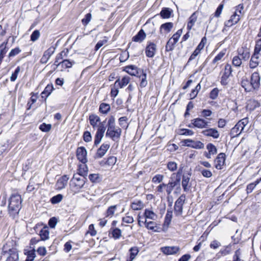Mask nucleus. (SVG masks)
<instances>
[{
  "mask_svg": "<svg viewBox=\"0 0 261 261\" xmlns=\"http://www.w3.org/2000/svg\"><path fill=\"white\" fill-rule=\"evenodd\" d=\"M22 198L18 193L11 194L9 199L8 211L11 215L18 214L21 208Z\"/></svg>",
  "mask_w": 261,
  "mask_h": 261,
  "instance_id": "1",
  "label": "nucleus"
},
{
  "mask_svg": "<svg viewBox=\"0 0 261 261\" xmlns=\"http://www.w3.org/2000/svg\"><path fill=\"white\" fill-rule=\"evenodd\" d=\"M8 247V244H6L3 247L4 254H9V256L7 257L6 261H18L19 256L17 249L14 248H9Z\"/></svg>",
  "mask_w": 261,
  "mask_h": 261,
  "instance_id": "2",
  "label": "nucleus"
},
{
  "mask_svg": "<svg viewBox=\"0 0 261 261\" xmlns=\"http://www.w3.org/2000/svg\"><path fill=\"white\" fill-rule=\"evenodd\" d=\"M106 121V120L99 123L96 126L97 127V129L94 139V144L96 146L100 143L103 137L104 133L106 129V127L105 126Z\"/></svg>",
  "mask_w": 261,
  "mask_h": 261,
  "instance_id": "3",
  "label": "nucleus"
},
{
  "mask_svg": "<svg viewBox=\"0 0 261 261\" xmlns=\"http://www.w3.org/2000/svg\"><path fill=\"white\" fill-rule=\"evenodd\" d=\"M232 69L230 64H227L225 66L224 71L221 77L220 83L222 86H226L229 82V76L231 75Z\"/></svg>",
  "mask_w": 261,
  "mask_h": 261,
  "instance_id": "4",
  "label": "nucleus"
},
{
  "mask_svg": "<svg viewBox=\"0 0 261 261\" xmlns=\"http://www.w3.org/2000/svg\"><path fill=\"white\" fill-rule=\"evenodd\" d=\"M186 200V195L182 194L175 202L174 209L176 216H180L182 213L183 205Z\"/></svg>",
  "mask_w": 261,
  "mask_h": 261,
  "instance_id": "5",
  "label": "nucleus"
},
{
  "mask_svg": "<svg viewBox=\"0 0 261 261\" xmlns=\"http://www.w3.org/2000/svg\"><path fill=\"white\" fill-rule=\"evenodd\" d=\"M250 83L252 90H258L260 85V77L257 72H253L250 77Z\"/></svg>",
  "mask_w": 261,
  "mask_h": 261,
  "instance_id": "6",
  "label": "nucleus"
},
{
  "mask_svg": "<svg viewBox=\"0 0 261 261\" xmlns=\"http://www.w3.org/2000/svg\"><path fill=\"white\" fill-rule=\"evenodd\" d=\"M238 55L242 61H247L250 56V49L246 46H243L238 49Z\"/></svg>",
  "mask_w": 261,
  "mask_h": 261,
  "instance_id": "7",
  "label": "nucleus"
},
{
  "mask_svg": "<svg viewBox=\"0 0 261 261\" xmlns=\"http://www.w3.org/2000/svg\"><path fill=\"white\" fill-rule=\"evenodd\" d=\"M191 176V173L190 172L185 173L182 176L181 185L184 192H187L191 188V186L189 182Z\"/></svg>",
  "mask_w": 261,
  "mask_h": 261,
  "instance_id": "8",
  "label": "nucleus"
},
{
  "mask_svg": "<svg viewBox=\"0 0 261 261\" xmlns=\"http://www.w3.org/2000/svg\"><path fill=\"white\" fill-rule=\"evenodd\" d=\"M183 142L187 146L195 149H203L204 147V144L200 141H194L191 139H186L184 140Z\"/></svg>",
  "mask_w": 261,
  "mask_h": 261,
  "instance_id": "9",
  "label": "nucleus"
},
{
  "mask_svg": "<svg viewBox=\"0 0 261 261\" xmlns=\"http://www.w3.org/2000/svg\"><path fill=\"white\" fill-rule=\"evenodd\" d=\"M208 125V122L202 118H195L192 120L191 124L189 125V127L193 126L199 128L207 127Z\"/></svg>",
  "mask_w": 261,
  "mask_h": 261,
  "instance_id": "10",
  "label": "nucleus"
},
{
  "mask_svg": "<svg viewBox=\"0 0 261 261\" xmlns=\"http://www.w3.org/2000/svg\"><path fill=\"white\" fill-rule=\"evenodd\" d=\"M55 51V48L51 46L46 50L41 57L40 63L41 64H46L49 60L50 57L54 54Z\"/></svg>",
  "mask_w": 261,
  "mask_h": 261,
  "instance_id": "11",
  "label": "nucleus"
},
{
  "mask_svg": "<svg viewBox=\"0 0 261 261\" xmlns=\"http://www.w3.org/2000/svg\"><path fill=\"white\" fill-rule=\"evenodd\" d=\"M225 161V154L224 153H219L214 161L215 167L217 169H221Z\"/></svg>",
  "mask_w": 261,
  "mask_h": 261,
  "instance_id": "12",
  "label": "nucleus"
},
{
  "mask_svg": "<svg viewBox=\"0 0 261 261\" xmlns=\"http://www.w3.org/2000/svg\"><path fill=\"white\" fill-rule=\"evenodd\" d=\"M156 51V45L155 43L149 42L145 48V54L147 57L153 58Z\"/></svg>",
  "mask_w": 261,
  "mask_h": 261,
  "instance_id": "13",
  "label": "nucleus"
},
{
  "mask_svg": "<svg viewBox=\"0 0 261 261\" xmlns=\"http://www.w3.org/2000/svg\"><path fill=\"white\" fill-rule=\"evenodd\" d=\"M180 180V177L176 178L175 180H170L169 182L166 184V191L168 195H170L175 187L179 184Z\"/></svg>",
  "mask_w": 261,
  "mask_h": 261,
  "instance_id": "14",
  "label": "nucleus"
},
{
  "mask_svg": "<svg viewBox=\"0 0 261 261\" xmlns=\"http://www.w3.org/2000/svg\"><path fill=\"white\" fill-rule=\"evenodd\" d=\"M240 20V15H237L236 13H234L231 16L230 19L224 22V25L226 27H230L237 24Z\"/></svg>",
  "mask_w": 261,
  "mask_h": 261,
  "instance_id": "15",
  "label": "nucleus"
},
{
  "mask_svg": "<svg viewBox=\"0 0 261 261\" xmlns=\"http://www.w3.org/2000/svg\"><path fill=\"white\" fill-rule=\"evenodd\" d=\"M137 77H139L140 80V86L141 88H144L147 85V74L144 70L142 69L140 70Z\"/></svg>",
  "mask_w": 261,
  "mask_h": 261,
  "instance_id": "16",
  "label": "nucleus"
},
{
  "mask_svg": "<svg viewBox=\"0 0 261 261\" xmlns=\"http://www.w3.org/2000/svg\"><path fill=\"white\" fill-rule=\"evenodd\" d=\"M173 27L172 22H166L162 24L160 28V33L162 35H166L169 33Z\"/></svg>",
  "mask_w": 261,
  "mask_h": 261,
  "instance_id": "17",
  "label": "nucleus"
},
{
  "mask_svg": "<svg viewBox=\"0 0 261 261\" xmlns=\"http://www.w3.org/2000/svg\"><path fill=\"white\" fill-rule=\"evenodd\" d=\"M68 179L69 178L67 175H65L62 176L57 180V182L56 184V189L60 190L65 188L67 185Z\"/></svg>",
  "mask_w": 261,
  "mask_h": 261,
  "instance_id": "18",
  "label": "nucleus"
},
{
  "mask_svg": "<svg viewBox=\"0 0 261 261\" xmlns=\"http://www.w3.org/2000/svg\"><path fill=\"white\" fill-rule=\"evenodd\" d=\"M110 145L108 143H103L100 147L98 149L96 155L97 158H101L107 152L108 150L110 148Z\"/></svg>",
  "mask_w": 261,
  "mask_h": 261,
  "instance_id": "19",
  "label": "nucleus"
},
{
  "mask_svg": "<svg viewBox=\"0 0 261 261\" xmlns=\"http://www.w3.org/2000/svg\"><path fill=\"white\" fill-rule=\"evenodd\" d=\"M203 135L207 137H212L214 139H217L219 137V133L216 128H209L204 130L202 132Z\"/></svg>",
  "mask_w": 261,
  "mask_h": 261,
  "instance_id": "20",
  "label": "nucleus"
},
{
  "mask_svg": "<svg viewBox=\"0 0 261 261\" xmlns=\"http://www.w3.org/2000/svg\"><path fill=\"white\" fill-rule=\"evenodd\" d=\"M179 250V248L177 246H167L161 248L162 252L167 255L175 254Z\"/></svg>",
  "mask_w": 261,
  "mask_h": 261,
  "instance_id": "21",
  "label": "nucleus"
},
{
  "mask_svg": "<svg viewBox=\"0 0 261 261\" xmlns=\"http://www.w3.org/2000/svg\"><path fill=\"white\" fill-rule=\"evenodd\" d=\"M141 69H142L138 68L135 65H129L126 66L124 70L132 76H137Z\"/></svg>",
  "mask_w": 261,
  "mask_h": 261,
  "instance_id": "22",
  "label": "nucleus"
},
{
  "mask_svg": "<svg viewBox=\"0 0 261 261\" xmlns=\"http://www.w3.org/2000/svg\"><path fill=\"white\" fill-rule=\"evenodd\" d=\"M121 132L122 130L121 128H117L116 130L109 132V134L106 133V136L107 137H109L113 141H116L120 139Z\"/></svg>",
  "mask_w": 261,
  "mask_h": 261,
  "instance_id": "23",
  "label": "nucleus"
},
{
  "mask_svg": "<svg viewBox=\"0 0 261 261\" xmlns=\"http://www.w3.org/2000/svg\"><path fill=\"white\" fill-rule=\"evenodd\" d=\"M144 224L145 225V227L148 229L151 230L154 232L160 231V227L158 226L157 224L155 222H147L145 219L144 221Z\"/></svg>",
  "mask_w": 261,
  "mask_h": 261,
  "instance_id": "24",
  "label": "nucleus"
},
{
  "mask_svg": "<svg viewBox=\"0 0 261 261\" xmlns=\"http://www.w3.org/2000/svg\"><path fill=\"white\" fill-rule=\"evenodd\" d=\"M130 78L128 76H125L122 77L121 80L120 79L117 80L115 82V86H119L120 88L126 86L130 82Z\"/></svg>",
  "mask_w": 261,
  "mask_h": 261,
  "instance_id": "25",
  "label": "nucleus"
},
{
  "mask_svg": "<svg viewBox=\"0 0 261 261\" xmlns=\"http://www.w3.org/2000/svg\"><path fill=\"white\" fill-rule=\"evenodd\" d=\"M197 17L198 12L197 11L194 12L189 17L187 24V29L188 30H191L192 29L197 20Z\"/></svg>",
  "mask_w": 261,
  "mask_h": 261,
  "instance_id": "26",
  "label": "nucleus"
},
{
  "mask_svg": "<svg viewBox=\"0 0 261 261\" xmlns=\"http://www.w3.org/2000/svg\"><path fill=\"white\" fill-rule=\"evenodd\" d=\"M70 188L73 194L78 193L81 191L82 183L70 181Z\"/></svg>",
  "mask_w": 261,
  "mask_h": 261,
  "instance_id": "27",
  "label": "nucleus"
},
{
  "mask_svg": "<svg viewBox=\"0 0 261 261\" xmlns=\"http://www.w3.org/2000/svg\"><path fill=\"white\" fill-rule=\"evenodd\" d=\"M145 37L146 34L144 31L141 29L137 35L133 37L132 40L136 42H141L145 39Z\"/></svg>",
  "mask_w": 261,
  "mask_h": 261,
  "instance_id": "28",
  "label": "nucleus"
},
{
  "mask_svg": "<svg viewBox=\"0 0 261 261\" xmlns=\"http://www.w3.org/2000/svg\"><path fill=\"white\" fill-rule=\"evenodd\" d=\"M241 86L244 88L246 92H251L253 91L250 81L246 77H243L242 78L241 81Z\"/></svg>",
  "mask_w": 261,
  "mask_h": 261,
  "instance_id": "29",
  "label": "nucleus"
},
{
  "mask_svg": "<svg viewBox=\"0 0 261 261\" xmlns=\"http://www.w3.org/2000/svg\"><path fill=\"white\" fill-rule=\"evenodd\" d=\"M53 89L54 87L52 84L47 85L41 94L42 98H44L45 100H46L48 96L51 94Z\"/></svg>",
  "mask_w": 261,
  "mask_h": 261,
  "instance_id": "30",
  "label": "nucleus"
},
{
  "mask_svg": "<svg viewBox=\"0 0 261 261\" xmlns=\"http://www.w3.org/2000/svg\"><path fill=\"white\" fill-rule=\"evenodd\" d=\"M89 121L90 124L93 126V128L96 127L97 124L100 123V119L99 116L95 114H92L89 116Z\"/></svg>",
  "mask_w": 261,
  "mask_h": 261,
  "instance_id": "31",
  "label": "nucleus"
},
{
  "mask_svg": "<svg viewBox=\"0 0 261 261\" xmlns=\"http://www.w3.org/2000/svg\"><path fill=\"white\" fill-rule=\"evenodd\" d=\"M258 59L259 54L254 53L253 56L251 57V60L249 63V67L251 68H254L257 67L258 65Z\"/></svg>",
  "mask_w": 261,
  "mask_h": 261,
  "instance_id": "32",
  "label": "nucleus"
},
{
  "mask_svg": "<svg viewBox=\"0 0 261 261\" xmlns=\"http://www.w3.org/2000/svg\"><path fill=\"white\" fill-rule=\"evenodd\" d=\"M49 230L47 226L43 227L39 232L41 240L45 241L49 239Z\"/></svg>",
  "mask_w": 261,
  "mask_h": 261,
  "instance_id": "33",
  "label": "nucleus"
},
{
  "mask_svg": "<svg viewBox=\"0 0 261 261\" xmlns=\"http://www.w3.org/2000/svg\"><path fill=\"white\" fill-rule=\"evenodd\" d=\"M139 249L137 247H133L129 249V257L126 261H133L139 253Z\"/></svg>",
  "mask_w": 261,
  "mask_h": 261,
  "instance_id": "34",
  "label": "nucleus"
},
{
  "mask_svg": "<svg viewBox=\"0 0 261 261\" xmlns=\"http://www.w3.org/2000/svg\"><path fill=\"white\" fill-rule=\"evenodd\" d=\"M81 166H82L81 164L79 165V169H77V172L76 173L74 174V175L70 181H75V182H79L82 183V179H81L82 171L81 170Z\"/></svg>",
  "mask_w": 261,
  "mask_h": 261,
  "instance_id": "35",
  "label": "nucleus"
},
{
  "mask_svg": "<svg viewBox=\"0 0 261 261\" xmlns=\"http://www.w3.org/2000/svg\"><path fill=\"white\" fill-rule=\"evenodd\" d=\"M144 204L141 200H136L131 204V207L133 210L138 211L144 207Z\"/></svg>",
  "mask_w": 261,
  "mask_h": 261,
  "instance_id": "36",
  "label": "nucleus"
},
{
  "mask_svg": "<svg viewBox=\"0 0 261 261\" xmlns=\"http://www.w3.org/2000/svg\"><path fill=\"white\" fill-rule=\"evenodd\" d=\"M243 130H241V126H237V123L231 129L230 135L232 137H238Z\"/></svg>",
  "mask_w": 261,
  "mask_h": 261,
  "instance_id": "37",
  "label": "nucleus"
},
{
  "mask_svg": "<svg viewBox=\"0 0 261 261\" xmlns=\"http://www.w3.org/2000/svg\"><path fill=\"white\" fill-rule=\"evenodd\" d=\"M172 10L169 8H163L160 12L161 16L164 19L169 18L171 14Z\"/></svg>",
  "mask_w": 261,
  "mask_h": 261,
  "instance_id": "38",
  "label": "nucleus"
},
{
  "mask_svg": "<svg viewBox=\"0 0 261 261\" xmlns=\"http://www.w3.org/2000/svg\"><path fill=\"white\" fill-rule=\"evenodd\" d=\"M261 181V178L259 179H257L253 182L249 184L247 186L246 192L247 194L250 193L254 190L255 187Z\"/></svg>",
  "mask_w": 261,
  "mask_h": 261,
  "instance_id": "39",
  "label": "nucleus"
},
{
  "mask_svg": "<svg viewBox=\"0 0 261 261\" xmlns=\"http://www.w3.org/2000/svg\"><path fill=\"white\" fill-rule=\"evenodd\" d=\"M144 216L146 219L147 218L153 220H154L157 217V215L153 211L147 209L145 210Z\"/></svg>",
  "mask_w": 261,
  "mask_h": 261,
  "instance_id": "40",
  "label": "nucleus"
},
{
  "mask_svg": "<svg viewBox=\"0 0 261 261\" xmlns=\"http://www.w3.org/2000/svg\"><path fill=\"white\" fill-rule=\"evenodd\" d=\"M172 218V211L171 210H168L165 218L164 225H166L167 226H168L170 224Z\"/></svg>",
  "mask_w": 261,
  "mask_h": 261,
  "instance_id": "41",
  "label": "nucleus"
},
{
  "mask_svg": "<svg viewBox=\"0 0 261 261\" xmlns=\"http://www.w3.org/2000/svg\"><path fill=\"white\" fill-rule=\"evenodd\" d=\"M99 111L103 114H107L110 110V106L109 104L102 103L99 106Z\"/></svg>",
  "mask_w": 261,
  "mask_h": 261,
  "instance_id": "42",
  "label": "nucleus"
},
{
  "mask_svg": "<svg viewBox=\"0 0 261 261\" xmlns=\"http://www.w3.org/2000/svg\"><path fill=\"white\" fill-rule=\"evenodd\" d=\"M176 43H175L174 41H172V40L169 39V40L167 41V44L165 46V49L166 51H172L174 47H175V44Z\"/></svg>",
  "mask_w": 261,
  "mask_h": 261,
  "instance_id": "43",
  "label": "nucleus"
},
{
  "mask_svg": "<svg viewBox=\"0 0 261 261\" xmlns=\"http://www.w3.org/2000/svg\"><path fill=\"white\" fill-rule=\"evenodd\" d=\"M117 207V205H112L109 207L107 211L106 217H112L114 215L115 212L116 210Z\"/></svg>",
  "mask_w": 261,
  "mask_h": 261,
  "instance_id": "44",
  "label": "nucleus"
},
{
  "mask_svg": "<svg viewBox=\"0 0 261 261\" xmlns=\"http://www.w3.org/2000/svg\"><path fill=\"white\" fill-rule=\"evenodd\" d=\"M63 195L61 194H59L56 196H53L50 199V202L52 204H57L59 203L63 199Z\"/></svg>",
  "mask_w": 261,
  "mask_h": 261,
  "instance_id": "45",
  "label": "nucleus"
},
{
  "mask_svg": "<svg viewBox=\"0 0 261 261\" xmlns=\"http://www.w3.org/2000/svg\"><path fill=\"white\" fill-rule=\"evenodd\" d=\"M225 55V51H221L213 59L212 63L214 64H217L219 61H220Z\"/></svg>",
  "mask_w": 261,
  "mask_h": 261,
  "instance_id": "46",
  "label": "nucleus"
},
{
  "mask_svg": "<svg viewBox=\"0 0 261 261\" xmlns=\"http://www.w3.org/2000/svg\"><path fill=\"white\" fill-rule=\"evenodd\" d=\"M164 178L163 175L158 174L152 177L151 181L154 184H159L163 181Z\"/></svg>",
  "mask_w": 261,
  "mask_h": 261,
  "instance_id": "47",
  "label": "nucleus"
},
{
  "mask_svg": "<svg viewBox=\"0 0 261 261\" xmlns=\"http://www.w3.org/2000/svg\"><path fill=\"white\" fill-rule=\"evenodd\" d=\"M68 53V49L67 48H64L61 53L57 55V59L59 60L63 59L64 58L67 57Z\"/></svg>",
  "mask_w": 261,
  "mask_h": 261,
  "instance_id": "48",
  "label": "nucleus"
},
{
  "mask_svg": "<svg viewBox=\"0 0 261 261\" xmlns=\"http://www.w3.org/2000/svg\"><path fill=\"white\" fill-rule=\"evenodd\" d=\"M232 65L237 67H239L242 64V60L237 56H235L232 60Z\"/></svg>",
  "mask_w": 261,
  "mask_h": 261,
  "instance_id": "49",
  "label": "nucleus"
},
{
  "mask_svg": "<svg viewBox=\"0 0 261 261\" xmlns=\"http://www.w3.org/2000/svg\"><path fill=\"white\" fill-rule=\"evenodd\" d=\"M249 120L247 117L244 118L237 123V126H241V130H243L245 126L248 124Z\"/></svg>",
  "mask_w": 261,
  "mask_h": 261,
  "instance_id": "50",
  "label": "nucleus"
},
{
  "mask_svg": "<svg viewBox=\"0 0 261 261\" xmlns=\"http://www.w3.org/2000/svg\"><path fill=\"white\" fill-rule=\"evenodd\" d=\"M117 162V158L114 156H109L107 161L105 162V164H107L108 166H113Z\"/></svg>",
  "mask_w": 261,
  "mask_h": 261,
  "instance_id": "51",
  "label": "nucleus"
},
{
  "mask_svg": "<svg viewBox=\"0 0 261 261\" xmlns=\"http://www.w3.org/2000/svg\"><path fill=\"white\" fill-rule=\"evenodd\" d=\"M199 170L204 177L210 178L213 175L212 172L209 170L201 168Z\"/></svg>",
  "mask_w": 261,
  "mask_h": 261,
  "instance_id": "52",
  "label": "nucleus"
},
{
  "mask_svg": "<svg viewBox=\"0 0 261 261\" xmlns=\"http://www.w3.org/2000/svg\"><path fill=\"white\" fill-rule=\"evenodd\" d=\"M35 256V250L33 249V250L28 252L27 257L25 261H33Z\"/></svg>",
  "mask_w": 261,
  "mask_h": 261,
  "instance_id": "53",
  "label": "nucleus"
},
{
  "mask_svg": "<svg viewBox=\"0 0 261 261\" xmlns=\"http://www.w3.org/2000/svg\"><path fill=\"white\" fill-rule=\"evenodd\" d=\"M206 148L208 150L210 154H215L217 153V148L216 146L212 143H209L206 146Z\"/></svg>",
  "mask_w": 261,
  "mask_h": 261,
  "instance_id": "54",
  "label": "nucleus"
},
{
  "mask_svg": "<svg viewBox=\"0 0 261 261\" xmlns=\"http://www.w3.org/2000/svg\"><path fill=\"white\" fill-rule=\"evenodd\" d=\"M51 127V125L50 124H46L45 123H43L39 126V129L43 132H49Z\"/></svg>",
  "mask_w": 261,
  "mask_h": 261,
  "instance_id": "55",
  "label": "nucleus"
},
{
  "mask_svg": "<svg viewBox=\"0 0 261 261\" xmlns=\"http://www.w3.org/2000/svg\"><path fill=\"white\" fill-rule=\"evenodd\" d=\"M40 36V33L39 30H36L31 35V40L33 42L36 41L38 40Z\"/></svg>",
  "mask_w": 261,
  "mask_h": 261,
  "instance_id": "56",
  "label": "nucleus"
},
{
  "mask_svg": "<svg viewBox=\"0 0 261 261\" xmlns=\"http://www.w3.org/2000/svg\"><path fill=\"white\" fill-rule=\"evenodd\" d=\"M182 34V30H178L176 33L174 34L171 38L170 39L174 41L175 43H177L179 40V37H180Z\"/></svg>",
  "mask_w": 261,
  "mask_h": 261,
  "instance_id": "57",
  "label": "nucleus"
},
{
  "mask_svg": "<svg viewBox=\"0 0 261 261\" xmlns=\"http://www.w3.org/2000/svg\"><path fill=\"white\" fill-rule=\"evenodd\" d=\"M20 70V67L19 66H17L15 69V71L10 76V81L11 82H14L17 78L18 74Z\"/></svg>",
  "mask_w": 261,
  "mask_h": 261,
  "instance_id": "58",
  "label": "nucleus"
},
{
  "mask_svg": "<svg viewBox=\"0 0 261 261\" xmlns=\"http://www.w3.org/2000/svg\"><path fill=\"white\" fill-rule=\"evenodd\" d=\"M219 90L217 88H214L210 93V97L212 99H215L218 96Z\"/></svg>",
  "mask_w": 261,
  "mask_h": 261,
  "instance_id": "59",
  "label": "nucleus"
},
{
  "mask_svg": "<svg viewBox=\"0 0 261 261\" xmlns=\"http://www.w3.org/2000/svg\"><path fill=\"white\" fill-rule=\"evenodd\" d=\"M177 165L174 162H169L167 164V168L171 171H174L177 169Z\"/></svg>",
  "mask_w": 261,
  "mask_h": 261,
  "instance_id": "60",
  "label": "nucleus"
},
{
  "mask_svg": "<svg viewBox=\"0 0 261 261\" xmlns=\"http://www.w3.org/2000/svg\"><path fill=\"white\" fill-rule=\"evenodd\" d=\"M119 88H120L119 86H115V84L113 85V86L111 88V96L113 97H115L117 96L119 93Z\"/></svg>",
  "mask_w": 261,
  "mask_h": 261,
  "instance_id": "61",
  "label": "nucleus"
},
{
  "mask_svg": "<svg viewBox=\"0 0 261 261\" xmlns=\"http://www.w3.org/2000/svg\"><path fill=\"white\" fill-rule=\"evenodd\" d=\"M82 85V82L80 81V79H78L74 83V85L73 88V90L75 92L77 91V92H80L82 90V89L80 88L81 86Z\"/></svg>",
  "mask_w": 261,
  "mask_h": 261,
  "instance_id": "62",
  "label": "nucleus"
},
{
  "mask_svg": "<svg viewBox=\"0 0 261 261\" xmlns=\"http://www.w3.org/2000/svg\"><path fill=\"white\" fill-rule=\"evenodd\" d=\"M112 233L115 239H119L121 236V231L120 229L116 228L113 229Z\"/></svg>",
  "mask_w": 261,
  "mask_h": 261,
  "instance_id": "63",
  "label": "nucleus"
},
{
  "mask_svg": "<svg viewBox=\"0 0 261 261\" xmlns=\"http://www.w3.org/2000/svg\"><path fill=\"white\" fill-rule=\"evenodd\" d=\"M260 37V39H259L257 41H256V44L255 46V48H254V53H256L257 54H259L260 51L261 50V37Z\"/></svg>",
  "mask_w": 261,
  "mask_h": 261,
  "instance_id": "64",
  "label": "nucleus"
}]
</instances>
